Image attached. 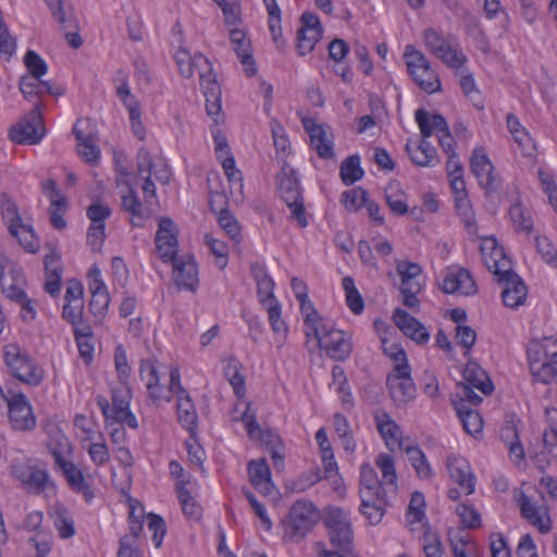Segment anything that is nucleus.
<instances>
[{
	"label": "nucleus",
	"instance_id": "e2e57ef3",
	"mask_svg": "<svg viewBox=\"0 0 557 557\" xmlns=\"http://www.w3.org/2000/svg\"><path fill=\"white\" fill-rule=\"evenodd\" d=\"M77 138V153L89 164H97L100 159V149L92 136L84 135L77 127L74 128Z\"/></svg>",
	"mask_w": 557,
	"mask_h": 557
},
{
	"label": "nucleus",
	"instance_id": "f8f14e48",
	"mask_svg": "<svg viewBox=\"0 0 557 557\" xmlns=\"http://www.w3.org/2000/svg\"><path fill=\"white\" fill-rule=\"evenodd\" d=\"M131 387H122L113 389L112 405H101L102 413L106 418L107 425L126 424L131 429L138 428V421L129 410Z\"/></svg>",
	"mask_w": 557,
	"mask_h": 557
},
{
	"label": "nucleus",
	"instance_id": "7c9ffc66",
	"mask_svg": "<svg viewBox=\"0 0 557 557\" xmlns=\"http://www.w3.org/2000/svg\"><path fill=\"white\" fill-rule=\"evenodd\" d=\"M441 288L446 294L472 296L476 293V284L470 272L458 267L447 269L441 283Z\"/></svg>",
	"mask_w": 557,
	"mask_h": 557
},
{
	"label": "nucleus",
	"instance_id": "473e14b6",
	"mask_svg": "<svg viewBox=\"0 0 557 557\" xmlns=\"http://www.w3.org/2000/svg\"><path fill=\"white\" fill-rule=\"evenodd\" d=\"M62 454H58V467L61 469L70 488L77 494H82L87 503L94 497V490L83 471L72 461L64 460Z\"/></svg>",
	"mask_w": 557,
	"mask_h": 557
},
{
	"label": "nucleus",
	"instance_id": "4468645a",
	"mask_svg": "<svg viewBox=\"0 0 557 557\" xmlns=\"http://www.w3.org/2000/svg\"><path fill=\"white\" fill-rule=\"evenodd\" d=\"M86 280L90 293L89 309L95 319L101 321L109 310L111 298L99 264L92 263L90 265Z\"/></svg>",
	"mask_w": 557,
	"mask_h": 557
},
{
	"label": "nucleus",
	"instance_id": "37998d69",
	"mask_svg": "<svg viewBox=\"0 0 557 557\" xmlns=\"http://www.w3.org/2000/svg\"><path fill=\"white\" fill-rule=\"evenodd\" d=\"M406 150L412 162L419 166H434L438 161L435 148L425 138L409 140Z\"/></svg>",
	"mask_w": 557,
	"mask_h": 557
},
{
	"label": "nucleus",
	"instance_id": "ea45409f",
	"mask_svg": "<svg viewBox=\"0 0 557 557\" xmlns=\"http://www.w3.org/2000/svg\"><path fill=\"white\" fill-rule=\"evenodd\" d=\"M396 271L400 276V290L420 292L422 288V268L409 260L396 261Z\"/></svg>",
	"mask_w": 557,
	"mask_h": 557
},
{
	"label": "nucleus",
	"instance_id": "58836bf2",
	"mask_svg": "<svg viewBox=\"0 0 557 557\" xmlns=\"http://www.w3.org/2000/svg\"><path fill=\"white\" fill-rule=\"evenodd\" d=\"M425 497L420 492L411 494L408 508L406 511V523L411 532L429 528L425 515Z\"/></svg>",
	"mask_w": 557,
	"mask_h": 557
},
{
	"label": "nucleus",
	"instance_id": "bf43d9fd",
	"mask_svg": "<svg viewBox=\"0 0 557 557\" xmlns=\"http://www.w3.org/2000/svg\"><path fill=\"white\" fill-rule=\"evenodd\" d=\"M449 543L454 557H480L478 544L468 533H450Z\"/></svg>",
	"mask_w": 557,
	"mask_h": 557
},
{
	"label": "nucleus",
	"instance_id": "13d9d810",
	"mask_svg": "<svg viewBox=\"0 0 557 557\" xmlns=\"http://www.w3.org/2000/svg\"><path fill=\"white\" fill-rule=\"evenodd\" d=\"M290 287L296 299L299 302L301 314L305 322L304 324L311 323V321L319 317V314L308 297L307 285L302 280L298 277H293L290 282Z\"/></svg>",
	"mask_w": 557,
	"mask_h": 557
},
{
	"label": "nucleus",
	"instance_id": "1a4fd4ad",
	"mask_svg": "<svg viewBox=\"0 0 557 557\" xmlns=\"http://www.w3.org/2000/svg\"><path fill=\"white\" fill-rule=\"evenodd\" d=\"M247 434L251 440H259L271 454L273 465L276 469L284 467V448L280 436L272 431H262L257 422L256 413L250 410V405L246 406L245 412L240 417Z\"/></svg>",
	"mask_w": 557,
	"mask_h": 557
},
{
	"label": "nucleus",
	"instance_id": "20e7f679",
	"mask_svg": "<svg viewBox=\"0 0 557 557\" xmlns=\"http://www.w3.org/2000/svg\"><path fill=\"white\" fill-rule=\"evenodd\" d=\"M251 273L257 284L259 302L268 312V319L274 333V344L281 348L286 342L288 327L282 318V305L274 295L275 282L261 264H253Z\"/></svg>",
	"mask_w": 557,
	"mask_h": 557
},
{
	"label": "nucleus",
	"instance_id": "6ab92c4d",
	"mask_svg": "<svg viewBox=\"0 0 557 557\" xmlns=\"http://www.w3.org/2000/svg\"><path fill=\"white\" fill-rule=\"evenodd\" d=\"M26 280L14 261L0 253V286L7 298L22 301L25 298Z\"/></svg>",
	"mask_w": 557,
	"mask_h": 557
},
{
	"label": "nucleus",
	"instance_id": "5fc2aeb1",
	"mask_svg": "<svg viewBox=\"0 0 557 557\" xmlns=\"http://www.w3.org/2000/svg\"><path fill=\"white\" fill-rule=\"evenodd\" d=\"M195 492L196 484L187 487L181 482L176 494L184 515L191 520H199L202 515V507L194 495Z\"/></svg>",
	"mask_w": 557,
	"mask_h": 557
},
{
	"label": "nucleus",
	"instance_id": "f3484780",
	"mask_svg": "<svg viewBox=\"0 0 557 557\" xmlns=\"http://www.w3.org/2000/svg\"><path fill=\"white\" fill-rule=\"evenodd\" d=\"M228 29V38L234 52L240 61L244 72L247 76L257 74V65L252 55L251 41L247 36V29L244 26L242 12H239V21L230 25L225 23Z\"/></svg>",
	"mask_w": 557,
	"mask_h": 557
},
{
	"label": "nucleus",
	"instance_id": "79ce46f5",
	"mask_svg": "<svg viewBox=\"0 0 557 557\" xmlns=\"http://www.w3.org/2000/svg\"><path fill=\"white\" fill-rule=\"evenodd\" d=\"M507 127L521 156L532 158L535 152V144L527 128L512 114L507 116Z\"/></svg>",
	"mask_w": 557,
	"mask_h": 557
},
{
	"label": "nucleus",
	"instance_id": "b1692460",
	"mask_svg": "<svg viewBox=\"0 0 557 557\" xmlns=\"http://www.w3.org/2000/svg\"><path fill=\"white\" fill-rule=\"evenodd\" d=\"M315 441L319 446L321 462L324 470L323 478L327 480L332 488L341 494L344 493L343 478L338 472V466L335 460L332 444L329 440L326 430L321 428L315 433Z\"/></svg>",
	"mask_w": 557,
	"mask_h": 557
},
{
	"label": "nucleus",
	"instance_id": "4c0bfd02",
	"mask_svg": "<svg viewBox=\"0 0 557 557\" xmlns=\"http://www.w3.org/2000/svg\"><path fill=\"white\" fill-rule=\"evenodd\" d=\"M249 480L253 487L265 495H271L275 490L270 468L264 459L251 460L248 463Z\"/></svg>",
	"mask_w": 557,
	"mask_h": 557
},
{
	"label": "nucleus",
	"instance_id": "a18cd8bd",
	"mask_svg": "<svg viewBox=\"0 0 557 557\" xmlns=\"http://www.w3.org/2000/svg\"><path fill=\"white\" fill-rule=\"evenodd\" d=\"M263 5L268 13V26L277 50L283 51L286 47V41L283 38L282 32V11L276 0H262Z\"/></svg>",
	"mask_w": 557,
	"mask_h": 557
},
{
	"label": "nucleus",
	"instance_id": "49530a36",
	"mask_svg": "<svg viewBox=\"0 0 557 557\" xmlns=\"http://www.w3.org/2000/svg\"><path fill=\"white\" fill-rule=\"evenodd\" d=\"M502 438L505 442L510 460L517 466L524 465V449L521 442L518 440L517 424L513 420L507 421L506 425L502 429Z\"/></svg>",
	"mask_w": 557,
	"mask_h": 557
},
{
	"label": "nucleus",
	"instance_id": "dca6fc26",
	"mask_svg": "<svg viewBox=\"0 0 557 557\" xmlns=\"http://www.w3.org/2000/svg\"><path fill=\"white\" fill-rule=\"evenodd\" d=\"M113 81L116 95L128 112L129 122L134 135L139 139H144L146 135V129L141 121L140 104L131 91L127 74L124 71L120 70L116 72Z\"/></svg>",
	"mask_w": 557,
	"mask_h": 557
},
{
	"label": "nucleus",
	"instance_id": "f257e3e1",
	"mask_svg": "<svg viewBox=\"0 0 557 557\" xmlns=\"http://www.w3.org/2000/svg\"><path fill=\"white\" fill-rule=\"evenodd\" d=\"M140 377L145 382L147 392L153 403L160 405L169 403L173 395L177 396V417L184 429L190 434L197 431V412L195 406L181 385V373L177 368L170 370V385L160 382L159 367L152 360H144L140 363Z\"/></svg>",
	"mask_w": 557,
	"mask_h": 557
},
{
	"label": "nucleus",
	"instance_id": "338daca9",
	"mask_svg": "<svg viewBox=\"0 0 557 557\" xmlns=\"http://www.w3.org/2000/svg\"><path fill=\"white\" fill-rule=\"evenodd\" d=\"M369 200V194L361 187L350 188L341 195V202L349 212H357L360 209L366 208Z\"/></svg>",
	"mask_w": 557,
	"mask_h": 557
},
{
	"label": "nucleus",
	"instance_id": "9d476101",
	"mask_svg": "<svg viewBox=\"0 0 557 557\" xmlns=\"http://www.w3.org/2000/svg\"><path fill=\"white\" fill-rule=\"evenodd\" d=\"M4 409L10 426L20 432L32 431L37 425L34 408L27 396L21 392L9 393Z\"/></svg>",
	"mask_w": 557,
	"mask_h": 557
},
{
	"label": "nucleus",
	"instance_id": "393cba45",
	"mask_svg": "<svg viewBox=\"0 0 557 557\" xmlns=\"http://www.w3.org/2000/svg\"><path fill=\"white\" fill-rule=\"evenodd\" d=\"M375 428L391 451L403 450L411 441L404 437L403 431L397 422L383 409L373 412Z\"/></svg>",
	"mask_w": 557,
	"mask_h": 557
},
{
	"label": "nucleus",
	"instance_id": "aec40b11",
	"mask_svg": "<svg viewBox=\"0 0 557 557\" xmlns=\"http://www.w3.org/2000/svg\"><path fill=\"white\" fill-rule=\"evenodd\" d=\"M470 168L479 185L487 193H494L500 186V177L486 150L479 146L472 150Z\"/></svg>",
	"mask_w": 557,
	"mask_h": 557
},
{
	"label": "nucleus",
	"instance_id": "4d7b16f0",
	"mask_svg": "<svg viewBox=\"0 0 557 557\" xmlns=\"http://www.w3.org/2000/svg\"><path fill=\"white\" fill-rule=\"evenodd\" d=\"M45 267H46V283H45L46 292L52 296H55L60 293V289H61L62 265H61L60 257L55 253L46 256Z\"/></svg>",
	"mask_w": 557,
	"mask_h": 557
},
{
	"label": "nucleus",
	"instance_id": "2f4dec72",
	"mask_svg": "<svg viewBox=\"0 0 557 557\" xmlns=\"http://www.w3.org/2000/svg\"><path fill=\"white\" fill-rule=\"evenodd\" d=\"M446 467L449 476L459 485L462 494L470 495L474 492L475 478L466 458L457 454H450L446 458Z\"/></svg>",
	"mask_w": 557,
	"mask_h": 557
},
{
	"label": "nucleus",
	"instance_id": "5701e85b",
	"mask_svg": "<svg viewBox=\"0 0 557 557\" xmlns=\"http://www.w3.org/2000/svg\"><path fill=\"white\" fill-rule=\"evenodd\" d=\"M480 250L485 267L494 277L505 275V273L512 270L510 258L494 236L482 237Z\"/></svg>",
	"mask_w": 557,
	"mask_h": 557
},
{
	"label": "nucleus",
	"instance_id": "a19ab883",
	"mask_svg": "<svg viewBox=\"0 0 557 557\" xmlns=\"http://www.w3.org/2000/svg\"><path fill=\"white\" fill-rule=\"evenodd\" d=\"M48 513L61 539L66 540L75 535L74 518L65 505L55 503L50 507Z\"/></svg>",
	"mask_w": 557,
	"mask_h": 557
},
{
	"label": "nucleus",
	"instance_id": "de8ad7c7",
	"mask_svg": "<svg viewBox=\"0 0 557 557\" xmlns=\"http://www.w3.org/2000/svg\"><path fill=\"white\" fill-rule=\"evenodd\" d=\"M462 376L469 387L480 391L484 395L493 392L494 386L487 373L475 362H468Z\"/></svg>",
	"mask_w": 557,
	"mask_h": 557
},
{
	"label": "nucleus",
	"instance_id": "a878e982",
	"mask_svg": "<svg viewBox=\"0 0 557 557\" xmlns=\"http://www.w3.org/2000/svg\"><path fill=\"white\" fill-rule=\"evenodd\" d=\"M137 176L143 183L141 188L147 198L154 197L156 187L151 182V176L162 183H169L171 178V171L168 164L161 160L152 163L147 152L139 153V165Z\"/></svg>",
	"mask_w": 557,
	"mask_h": 557
},
{
	"label": "nucleus",
	"instance_id": "f03ea898",
	"mask_svg": "<svg viewBox=\"0 0 557 557\" xmlns=\"http://www.w3.org/2000/svg\"><path fill=\"white\" fill-rule=\"evenodd\" d=\"M174 58L184 77L199 75L208 115L219 114L222 109L221 87L212 73L210 61L202 53L193 51L186 45L176 49Z\"/></svg>",
	"mask_w": 557,
	"mask_h": 557
},
{
	"label": "nucleus",
	"instance_id": "a211bd4d",
	"mask_svg": "<svg viewBox=\"0 0 557 557\" xmlns=\"http://www.w3.org/2000/svg\"><path fill=\"white\" fill-rule=\"evenodd\" d=\"M45 134L41 112L35 108L11 127L9 136L16 144L36 145L42 140Z\"/></svg>",
	"mask_w": 557,
	"mask_h": 557
},
{
	"label": "nucleus",
	"instance_id": "6e6552de",
	"mask_svg": "<svg viewBox=\"0 0 557 557\" xmlns=\"http://www.w3.org/2000/svg\"><path fill=\"white\" fill-rule=\"evenodd\" d=\"M404 60L413 82L425 92L434 94L441 90L442 83L428 58L414 46L407 45Z\"/></svg>",
	"mask_w": 557,
	"mask_h": 557
},
{
	"label": "nucleus",
	"instance_id": "423d86ee",
	"mask_svg": "<svg viewBox=\"0 0 557 557\" xmlns=\"http://www.w3.org/2000/svg\"><path fill=\"white\" fill-rule=\"evenodd\" d=\"M3 361L10 374L23 383L38 385L44 380L42 368L30 359L16 343L3 346Z\"/></svg>",
	"mask_w": 557,
	"mask_h": 557
},
{
	"label": "nucleus",
	"instance_id": "412c9836",
	"mask_svg": "<svg viewBox=\"0 0 557 557\" xmlns=\"http://www.w3.org/2000/svg\"><path fill=\"white\" fill-rule=\"evenodd\" d=\"M140 178L132 173L117 168L116 183L120 189L123 208L132 215V223L139 225L145 218L143 205L138 201L134 187Z\"/></svg>",
	"mask_w": 557,
	"mask_h": 557
},
{
	"label": "nucleus",
	"instance_id": "c85d7f7f",
	"mask_svg": "<svg viewBox=\"0 0 557 557\" xmlns=\"http://www.w3.org/2000/svg\"><path fill=\"white\" fill-rule=\"evenodd\" d=\"M177 226L169 218L159 220V227L156 234V247L159 257L169 262L174 260L178 250Z\"/></svg>",
	"mask_w": 557,
	"mask_h": 557
},
{
	"label": "nucleus",
	"instance_id": "e433bc0d",
	"mask_svg": "<svg viewBox=\"0 0 557 557\" xmlns=\"http://www.w3.org/2000/svg\"><path fill=\"white\" fill-rule=\"evenodd\" d=\"M12 474L18 479L25 487L32 491L44 490L48 482V472L38 467L29 465H14L12 467Z\"/></svg>",
	"mask_w": 557,
	"mask_h": 557
},
{
	"label": "nucleus",
	"instance_id": "8fccbe9b",
	"mask_svg": "<svg viewBox=\"0 0 557 557\" xmlns=\"http://www.w3.org/2000/svg\"><path fill=\"white\" fill-rule=\"evenodd\" d=\"M224 376L232 385L237 397L245 396V377L242 373V363L234 357H225L221 360Z\"/></svg>",
	"mask_w": 557,
	"mask_h": 557
},
{
	"label": "nucleus",
	"instance_id": "3c124183",
	"mask_svg": "<svg viewBox=\"0 0 557 557\" xmlns=\"http://www.w3.org/2000/svg\"><path fill=\"white\" fill-rule=\"evenodd\" d=\"M10 234L17 239L18 244L26 252L36 253L39 250L40 239L35 234L34 227L28 219L18 224V226L13 224Z\"/></svg>",
	"mask_w": 557,
	"mask_h": 557
},
{
	"label": "nucleus",
	"instance_id": "09e8293b",
	"mask_svg": "<svg viewBox=\"0 0 557 557\" xmlns=\"http://www.w3.org/2000/svg\"><path fill=\"white\" fill-rule=\"evenodd\" d=\"M403 450L406 453L407 458L419 479L431 480L434 476L435 472L425 454L419 446L411 442L408 446H405Z\"/></svg>",
	"mask_w": 557,
	"mask_h": 557
},
{
	"label": "nucleus",
	"instance_id": "680f3d73",
	"mask_svg": "<svg viewBox=\"0 0 557 557\" xmlns=\"http://www.w3.org/2000/svg\"><path fill=\"white\" fill-rule=\"evenodd\" d=\"M330 386L346 408L354 406V397L350 391V386L341 366H335L332 369V382Z\"/></svg>",
	"mask_w": 557,
	"mask_h": 557
},
{
	"label": "nucleus",
	"instance_id": "ddd939ff",
	"mask_svg": "<svg viewBox=\"0 0 557 557\" xmlns=\"http://www.w3.org/2000/svg\"><path fill=\"white\" fill-rule=\"evenodd\" d=\"M325 524L332 544L338 549L349 553L354 541L349 515L341 508L331 507L326 511Z\"/></svg>",
	"mask_w": 557,
	"mask_h": 557
},
{
	"label": "nucleus",
	"instance_id": "c9c22d12",
	"mask_svg": "<svg viewBox=\"0 0 557 557\" xmlns=\"http://www.w3.org/2000/svg\"><path fill=\"white\" fill-rule=\"evenodd\" d=\"M42 193L50 201V220L52 225L58 230H63L66 226V221L63 216L67 208L66 198L51 180L42 183Z\"/></svg>",
	"mask_w": 557,
	"mask_h": 557
},
{
	"label": "nucleus",
	"instance_id": "cd10ccee",
	"mask_svg": "<svg viewBox=\"0 0 557 557\" xmlns=\"http://www.w3.org/2000/svg\"><path fill=\"white\" fill-rule=\"evenodd\" d=\"M387 386L391 397L397 405H405L417 395L410 368L394 369L387 376Z\"/></svg>",
	"mask_w": 557,
	"mask_h": 557
},
{
	"label": "nucleus",
	"instance_id": "603ef678",
	"mask_svg": "<svg viewBox=\"0 0 557 557\" xmlns=\"http://www.w3.org/2000/svg\"><path fill=\"white\" fill-rule=\"evenodd\" d=\"M385 199L389 210L396 215L409 213L408 195L399 182H391L385 188Z\"/></svg>",
	"mask_w": 557,
	"mask_h": 557
},
{
	"label": "nucleus",
	"instance_id": "c756f323",
	"mask_svg": "<svg viewBox=\"0 0 557 557\" xmlns=\"http://www.w3.org/2000/svg\"><path fill=\"white\" fill-rule=\"evenodd\" d=\"M173 278L180 289L195 293L199 286L198 264L193 256L174 258Z\"/></svg>",
	"mask_w": 557,
	"mask_h": 557
},
{
	"label": "nucleus",
	"instance_id": "bb28decb",
	"mask_svg": "<svg viewBox=\"0 0 557 557\" xmlns=\"http://www.w3.org/2000/svg\"><path fill=\"white\" fill-rule=\"evenodd\" d=\"M502 286V299L506 307L517 309L523 306L528 299V287L523 280L513 271L495 277Z\"/></svg>",
	"mask_w": 557,
	"mask_h": 557
},
{
	"label": "nucleus",
	"instance_id": "6e6d98bb",
	"mask_svg": "<svg viewBox=\"0 0 557 557\" xmlns=\"http://www.w3.org/2000/svg\"><path fill=\"white\" fill-rule=\"evenodd\" d=\"M21 92L24 95L26 99H29L35 96H42L46 94L59 95L58 88H54L49 82L44 81L40 77H36L34 75L25 74L22 76L20 82Z\"/></svg>",
	"mask_w": 557,
	"mask_h": 557
},
{
	"label": "nucleus",
	"instance_id": "f704fd0d",
	"mask_svg": "<svg viewBox=\"0 0 557 557\" xmlns=\"http://www.w3.org/2000/svg\"><path fill=\"white\" fill-rule=\"evenodd\" d=\"M393 321L401 333L419 345L430 341V332L423 323L410 315L404 309H396L393 313Z\"/></svg>",
	"mask_w": 557,
	"mask_h": 557
},
{
	"label": "nucleus",
	"instance_id": "0eeeda50",
	"mask_svg": "<svg viewBox=\"0 0 557 557\" xmlns=\"http://www.w3.org/2000/svg\"><path fill=\"white\" fill-rule=\"evenodd\" d=\"M425 49L438 59L443 64L454 71H460L466 66L468 58L457 42H453L440 32L428 28L423 33Z\"/></svg>",
	"mask_w": 557,
	"mask_h": 557
},
{
	"label": "nucleus",
	"instance_id": "052dcab7",
	"mask_svg": "<svg viewBox=\"0 0 557 557\" xmlns=\"http://www.w3.org/2000/svg\"><path fill=\"white\" fill-rule=\"evenodd\" d=\"M74 335L81 358L85 363L89 364L94 360L95 355V341L91 327L86 324L76 326Z\"/></svg>",
	"mask_w": 557,
	"mask_h": 557
},
{
	"label": "nucleus",
	"instance_id": "c03bdc74",
	"mask_svg": "<svg viewBox=\"0 0 557 557\" xmlns=\"http://www.w3.org/2000/svg\"><path fill=\"white\" fill-rule=\"evenodd\" d=\"M360 512L372 525L379 524L385 515V493L360 495Z\"/></svg>",
	"mask_w": 557,
	"mask_h": 557
},
{
	"label": "nucleus",
	"instance_id": "9b49d317",
	"mask_svg": "<svg viewBox=\"0 0 557 557\" xmlns=\"http://www.w3.org/2000/svg\"><path fill=\"white\" fill-rule=\"evenodd\" d=\"M522 518H524L540 533L547 534L553 529V520L548 506L544 500L533 499L521 488L516 494Z\"/></svg>",
	"mask_w": 557,
	"mask_h": 557
},
{
	"label": "nucleus",
	"instance_id": "69168bd1",
	"mask_svg": "<svg viewBox=\"0 0 557 557\" xmlns=\"http://www.w3.org/2000/svg\"><path fill=\"white\" fill-rule=\"evenodd\" d=\"M385 493L382 482L372 466L364 463L360 469V490L359 495L382 494Z\"/></svg>",
	"mask_w": 557,
	"mask_h": 557
},
{
	"label": "nucleus",
	"instance_id": "774afa93",
	"mask_svg": "<svg viewBox=\"0 0 557 557\" xmlns=\"http://www.w3.org/2000/svg\"><path fill=\"white\" fill-rule=\"evenodd\" d=\"M420 541L425 557H443L444 546L437 531L430 527L423 529Z\"/></svg>",
	"mask_w": 557,
	"mask_h": 557
},
{
	"label": "nucleus",
	"instance_id": "4be33fe9",
	"mask_svg": "<svg viewBox=\"0 0 557 557\" xmlns=\"http://www.w3.org/2000/svg\"><path fill=\"white\" fill-rule=\"evenodd\" d=\"M315 519L317 510L312 503L296 502L284 521L285 533L290 537H302L312 528Z\"/></svg>",
	"mask_w": 557,
	"mask_h": 557
},
{
	"label": "nucleus",
	"instance_id": "7ed1b4c3",
	"mask_svg": "<svg viewBox=\"0 0 557 557\" xmlns=\"http://www.w3.org/2000/svg\"><path fill=\"white\" fill-rule=\"evenodd\" d=\"M213 120L210 126V134L213 141V151L218 162L230 185V196L234 203H242L244 200V180L242 171L237 168L236 161L228 143L222 110L219 114L210 115Z\"/></svg>",
	"mask_w": 557,
	"mask_h": 557
},
{
	"label": "nucleus",
	"instance_id": "0e129e2a",
	"mask_svg": "<svg viewBox=\"0 0 557 557\" xmlns=\"http://www.w3.org/2000/svg\"><path fill=\"white\" fill-rule=\"evenodd\" d=\"M278 189L285 203L301 199L299 181L292 170L282 171L278 176Z\"/></svg>",
	"mask_w": 557,
	"mask_h": 557
},
{
	"label": "nucleus",
	"instance_id": "39448f33",
	"mask_svg": "<svg viewBox=\"0 0 557 557\" xmlns=\"http://www.w3.org/2000/svg\"><path fill=\"white\" fill-rule=\"evenodd\" d=\"M304 331L307 337L317 339L319 347L333 359L344 360L351 351L349 334L336 329L333 322L320 315L311 323L304 324Z\"/></svg>",
	"mask_w": 557,
	"mask_h": 557
},
{
	"label": "nucleus",
	"instance_id": "2eb2a0df",
	"mask_svg": "<svg viewBox=\"0 0 557 557\" xmlns=\"http://www.w3.org/2000/svg\"><path fill=\"white\" fill-rule=\"evenodd\" d=\"M301 123L309 136L310 148L322 159H333L335 157L333 129L309 116L301 117Z\"/></svg>",
	"mask_w": 557,
	"mask_h": 557
},
{
	"label": "nucleus",
	"instance_id": "864d4df0",
	"mask_svg": "<svg viewBox=\"0 0 557 557\" xmlns=\"http://www.w3.org/2000/svg\"><path fill=\"white\" fill-rule=\"evenodd\" d=\"M456 410L463 430L475 440L482 438L483 419L481 414L462 404L457 405Z\"/></svg>",
	"mask_w": 557,
	"mask_h": 557
},
{
	"label": "nucleus",
	"instance_id": "72a5a7b5",
	"mask_svg": "<svg viewBox=\"0 0 557 557\" xmlns=\"http://www.w3.org/2000/svg\"><path fill=\"white\" fill-rule=\"evenodd\" d=\"M322 37V26L317 15L305 13L301 16V26L297 35V49L299 54L310 53Z\"/></svg>",
	"mask_w": 557,
	"mask_h": 557
}]
</instances>
